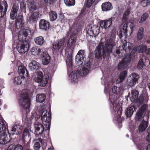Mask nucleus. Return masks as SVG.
<instances>
[{
	"mask_svg": "<svg viewBox=\"0 0 150 150\" xmlns=\"http://www.w3.org/2000/svg\"><path fill=\"white\" fill-rule=\"evenodd\" d=\"M29 67L32 71L36 70L40 67V64L36 61L33 60L29 64Z\"/></svg>",
	"mask_w": 150,
	"mask_h": 150,
	"instance_id": "nucleus-23",
	"label": "nucleus"
},
{
	"mask_svg": "<svg viewBox=\"0 0 150 150\" xmlns=\"http://www.w3.org/2000/svg\"><path fill=\"white\" fill-rule=\"evenodd\" d=\"M115 19L114 17L104 20H102L100 21V26L102 28L105 29L110 27L112 24V21Z\"/></svg>",
	"mask_w": 150,
	"mask_h": 150,
	"instance_id": "nucleus-13",
	"label": "nucleus"
},
{
	"mask_svg": "<svg viewBox=\"0 0 150 150\" xmlns=\"http://www.w3.org/2000/svg\"><path fill=\"white\" fill-rule=\"evenodd\" d=\"M135 51L131 52L129 56L123 58L118 65V69L119 70L125 69L130 63L131 59L135 56Z\"/></svg>",
	"mask_w": 150,
	"mask_h": 150,
	"instance_id": "nucleus-6",
	"label": "nucleus"
},
{
	"mask_svg": "<svg viewBox=\"0 0 150 150\" xmlns=\"http://www.w3.org/2000/svg\"><path fill=\"white\" fill-rule=\"evenodd\" d=\"M39 27L40 29L47 31L50 28V23L45 19H41L39 23Z\"/></svg>",
	"mask_w": 150,
	"mask_h": 150,
	"instance_id": "nucleus-16",
	"label": "nucleus"
},
{
	"mask_svg": "<svg viewBox=\"0 0 150 150\" xmlns=\"http://www.w3.org/2000/svg\"><path fill=\"white\" fill-rule=\"evenodd\" d=\"M141 4L142 6L146 7L150 4V2L148 0H143L142 1Z\"/></svg>",
	"mask_w": 150,
	"mask_h": 150,
	"instance_id": "nucleus-49",
	"label": "nucleus"
},
{
	"mask_svg": "<svg viewBox=\"0 0 150 150\" xmlns=\"http://www.w3.org/2000/svg\"><path fill=\"white\" fill-rule=\"evenodd\" d=\"M39 14L38 12H33L28 19V22L30 23H36L38 19Z\"/></svg>",
	"mask_w": 150,
	"mask_h": 150,
	"instance_id": "nucleus-22",
	"label": "nucleus"
},
{
	"mask_svg": "<svg viewBox=\"0 0 150 150\" xmlns=\"http://www.w3.org/2000/svg\"><path fill=\"white\" fill-rule=\"evenodd\" d=\"M76 34L75 33H73L69 40L67 44V47L68 50L69 49L72 45L74 43L76 42Z\"/></svg>",
	"mask_w": 150,
	"mask_h": 150,
	"instance_id": "nucleus-26",
	"label": "nucleus"
},
{
	"mask_svg": "<svg viewBox=\"0 0 150 150\" xmlns=\"http://www.w3.org/2000/svg\"><path fill=\"white\" fill-rule=\"evenodd\" d=\"M139 92L136 90H133L131 92V94L132 96L130 97V99L131 101H135L137 98Z\"/></svg>",
	"mask_w": 150,
	"mask_h": 150,
	"instance_id": "nucleus-36",
	"label": "nucleus"
},
{
	"mask_svg": "<svg viewBox=\"0 0 150 150\" xmlns=\"http://www.w3.org/2000/svg\"><path fill=\"white\" fill-rule=\"evenodd\" d=\"M137 108L134 105H130L125 110V114L127 118L130 117L135 111Z\"/></svg>",
	"mask_w": 150,
	"mask_h": 150,
	"instance_id": "nucleus-20",
	"label": "nucleus"
},
{
	"mask_svg": "<svg viewBox=\"0 0 150 150\" xmlns=\"http://www.w3.org/2000/svg\"><path fill=\"white\" fill-rule=\"evenodd\" d=\"M85 51L84 50H79L76 56L75 61L77 62V64L79 65L82 64L83 62L85 59Z\"/></svg>",
	"mask_w": 150,
	"mask_h": 150,
	"instance_id": "nucleus-12",
	"label": "nucleus"
},
{
	"mask_svg": "<svg viewBox=\"0 0 150 150\" xmlns=\"http://www.w3.org/2000/svg\"><path fill=\"white\" fill-rule=\"evenodd\" d=\"M22 129L23 127L21 126L16 125L12 127L11 130L12 132H14V134H20L22 132Z\"/></svg>",
	"mask_w": 150,
	"mask_h": 150,
	"instance_id": "nucleus-28",
	"label": "nucleus"
},
{
	"mask_svg": "<svg viewBox=\"0 0 150 150\" xmlns=\"http://www.w3.org/2000/svg\"><path fill=\"white\" fill-rule=\"evenodd\" d=\"M18 72L19 76L25 78L29 76L28 71L24 66L21 65L18 67Z\"/></svg>",
	"mask_w": 150,
	"mask_h": 150,
	"instance_id": "nucleus-18",
	"label": "nucleus"
},
{
	"mask_svg": "<svg viewBox=\"0 0 150 150\" xmlns=\"http://www.w3.org/2000/svg\"><path fill=\"white\" fill-rule=\"evenodd\" d=\"M41 120L42 121L45 122L44 126L41 123L35 122L34 123L35 129V134L38 135L41 134L44 132V137L48 136L51 119L50 112H48L47 110L43 111L42 113Z\"/></svg>",
	"mask_w": 150,
	"mask_h": 150,
	"instance_id": "nucleus-1",
	"label": "nucleus"
},
{
	"mask_svg": "<svg viewBox=\"0 0 150 150\" xmlns=\"http://www.w3.org/2000/svg\"><path fill=\"white\" fill-rule=\"evenodd\" d=\"M40 57L42 59V63L44 65H47L50 62L51 57L47 51H42Z\"/></svg>",
	"mask_w": 150,
	"mask_h": 150,
	"instance_id": "nucleus-14",
	"label": "nucleus"
},
{
	"mask_svg": "<svg viewBox=\"0 0 150 150\" xmlns=\"http://www.w3.org/2000/svg\"><path fill=\"white\" fill-rule=\"evenodd\" d=\"M32 120L30 117H28L26 116L23 118V122L25 125H26L28 127L31 126L32 123Z\"/></svg>",
	"mask_w": 150,
	"mask_h": 150,
	"instance_id": "nucleus-34",
	"label": "nucleus"
},
{
	"mask_svg": "<svg viewBox=\"0 0 150 150\" xmlns=\"http://www.w3.org/2000/svg\"><path fill=\"white\" fill-rule=\"evenodd\" d=\"M147 46L143 45H140L138 47L139 51L140 53H144L146 51Z\"/></svg>",
	"mask_w": 150,
	"mask_h": 150,
	"instance_id": "nucleus-42",
	"label": "nucleus"
},
{
	"mask_svg": "<svg viewBox=\"0 0 150 150\" xmlns=\"http://www.w3.org/2000/svg\"><path fill=\"white\" fill-rule=\"evenodd\" d=\"M127 27L128 26L127 24L124 25L122 29L120 30L119 34V36L120 38H122L123 35L126 36L127 35Z\"/></svg>",
	"mask_w": 150,
	"mask_h": 150,
	"instance_id": "nucleus-29",
	"label": "nucleus"
},
{
	"mask_svg": "<svg viewBox=\"0 0 150 150\" xmlns=\"http://www.w3.org/2000/svg\"><path fill=\"white\" fill-rule=\"evenodd\" d=\"M65 41L64 38L57 40L53 45V48L55 50H59L64 45Z\"/></svg>",
	"mask_w": 150,
	"mask_h": 150,
	"instance_id": "nucleus-21",
	"label": "nucleus"
},
{
	"mask_svg": "<svg viewBox=\"0 0 150 150\" xmlns=\"http://www.w3.org/2000/svg\"><path fill=\"white\" fill-rule=\"evenodd\" d=\"M18 102L23 108V110H25L26 113L30 112V105L29 94L27 91H23L21 94Z\"/></svg>",
	"mask_w": 150,
	"mask_h": 150,
	"instance_id": "nucleus-4",
	"label": "nucleus"
},
{
	"mask_svg": "<svg viewBox=\"0 0 150 150\" xmlns=\"http://www.w3.org/2000/svg\"><path fill=\"white\" fill-rule=\"evenodd\" d=\"M145 53L147 54H150V48L148 49L146 48V51Z\"/></svg>",
	"mask_w": 150,
	"mask_h": 150,
	"instance_id": "nucleus-59",
	"label": "nucleus"
},
{
	"mask_svg": "<svg viewBox=\"0 0 150 150\" xmlns=\"http://www.w3.org/2000/svg\"><path fill=\"white\" fill-rule=\"evenodd\" d=\"M24 21L23 15H19L16 21V27L18 29H22L24 27Z\"/></svg>",
	"mask_w": 150,
	"mask_h": 150,
	"instance_id": "nucleus-19",
	"label": "nucleus"
},
{
	"mask_svg": "<svg viewBox=\"0 0 150 150\" xmlns=\"http://www.w3.org/2000/svg\"><path fill=\"white\" fill-rule=\"evenodd\" d=\"M29 129L25 127L23 130L21 138V140L23 142L25 143V142L29 139Z\"/></svg>",
	"mask_w": 150,
	"mask_h": 150,
	"instance_id": "nucleus-25",
	"label": "nucleus"
},
{
	"mask_svg": "<svg viewBox=\"0 0 150 150\" xmlns=\"http://www.w3.org/2000/svg\"><path fill=\"white\" fill-rule=\"evenodd\" d=\"M148 134L146 137V139L148 142H150V126L148 127L147 131Z\"/></svg>",
	"mask_w": 150,
	"mask_h": 150,
	"instance_id": "nucleus-58",
	"label": "nucleus"
},
{
	"mask_svg": "<svg viewBox=\"0 0 150 150\" xmlns=\"http://www.w3.org/2000/svg\"><path fill=\"white\" fill-rule=\"evenodd\" d=\"M38 142H36L34 144V149L35 150H39L41 146L40 142L42 144H43V142L45 140L39 138L37 140Z\"/></svg>",
	"mask_w": 150,
	"mask_h": 150,
	"instance_id": "nucleus-33",
	"label": "nucleus"
},
{
	"mask_svg": "<svg viewBox=\"0 0 150 150\" xmlns=\"http://www.w3.org/2000/svg\"><path fill=\"white\" fill-rule=\"evenodd\" d=\"M43 77L42 72L41 71H39L37 72L36 76L34 79L35 81L40 83V86L42 87L45 86L48 80V78L46 77L44 79Z\"/></svg>",
	"mask_w": 150,
	"mask_h": 150,
	"instance_id": "nucleus-9",
	"label": "nucleus"
},
{
	"mask_svg": "<svg viewBox=\"0 0 150 150\" xmlns=\"http://www.w3.org/2000/svg\"><path fill=\"white\" fill-rule=\"evenodd\" d=\"M91 69V62L88 61L85 64L84 67L80 69V74L78 73L77 71H74L71 72L69 76L72 82L75 83L77 82L78 80L79 74L81 76H84L87 75Z\"/></svg>",
	"mask_w": 150,
	"mask_h": 150,
	"instance_id": "nucleus-3",
	"label": "nucleus"
},
{
	"mask_svg": "<svg viewBox=\"0 0 150 150\" xmlns=\"http://www.w3.org/2000/svg\"><path fill=\"white\" fill-rule=\"evenodd\" d=\"M7 12V8L5 7V8L4 9L2 6H0V18L3 17L6 14Z\"/></svg>",
	"mask_w": 150,
	"mask_h": 150,
	"instance_id": "nucleus-43",
	"label": "nucleus"
},
{
	"mask_svg": "<svg viewBox=\"0 0 150 150\" xmlns=\"http://www.w3.org/2000/svg\"><path fill=\"white\" fill-rule=\"evenodd\" d=\"M96 0H87L86 5L88 8L90 7L93 4Z\"/></svg>",
	"mask_w": 150,
	"mask_h": 150,
	"instance_id": "nucleus-53",
	"label": "nucleus"
},
{
	"mask_svg": "<svg viewBox=\"0 0 150 150\" xmlns=\"http://www.w3.org/2000/svg\"><path fill=\"white\" fill-rule=\"evenodd\" d=\"M0 6H2L3 8H5V7L6 6V8H7V10L8 9V5L7 2L5 0H4L0 2Z\"/></svg>",
	"mask_w": 150,
	"mask_h": 150,
	"instance_id": "nucleus-51",
	"label": "nucleus"
},
{
	"mask_svg": "<svg viewBox=\"0 0 150 150\" xmlns=\"http://www.w3.org/2000/svg\"><path fill=\"white\" fill-rule=\"evenodd\" d=\"M17 13L11 11L10 16V18L12 20H14L16 19L17 16Z\"/></svg>",
	"mask_w": 150,
	"mask_h": 150,
	"instance_id": "nucleus-56",
	"label": "nucleus"
},
{
	"mask_svg": "<svg viewBox=\"0 0 150 150\" xmlns=\"http://www.w3.org/2000/svg\"><path fill=\"white\" fill-rule=\"evenodd\" d=\"M149 17V15L148 13H145L142 16L141 18L139 21V23H142L147 19Z\"/></svg>",
	"mask_w": 150,
	"mask_h": 150,
	"instance_id": "nucleus-41",
	"label": "nucleus"
},
{
	"mask_svg": "<svg viewBox=\"0 0 150 150\" xmlns=\"http://www.w3.org/2000/svg\"><path fill=\"white\" fill-rule=\"evenodd\" d=\"M139 78V75L135 73H132L127 79V83L128 86H133L138 82Z\"/></svg>",
	"mask_w": 150,
	"mask_h": 150,
	"instance_id": "nucleus-10",
	"label": "nucleus"
},
{
	"mask_svg": "<svg viewBox=\"0 0 150 150\" xmlns=\"http://www.w3.org/2000/svg\"><path fill=\"white\" fill-rule=\"evenodd\" d=\"M130 13V11L129 9H127L123 14L122 18V21L123 22H126L127 21L128 16Z\"/></svg>",
	"mask_w": 150,
	"mask_h": 150,
	"instance_id": "nucleus-40",
	"label": "nucleus"
},
{
	"mask_svg": "<svg viewBox=\"0 0 150 150\" xmlns=\"http://www.w3.org/2000/svg\"><path fill=\"white\" fill-rule=\"evenodd\" d=\"M137 100V102L140 105L142 104L144 100V97L143 96H140Z\"/></svg>",
	"mask_w": 150,
	"mask_h": 150,
	"instance_id": "nucleus-47",
	"label": "nucleus"
},
{
	"mask_svg": "<svg viewBox=\"0 0 150 150\" xmlns=\"http://www.w3.org/2000/svg\"><path fill=\"white\" fill-rule=\"evenodd\" d=\"M31 52L32 54L34 55H40V56L41 55V53L42 52V50L39 48L36 47H33L31 49Z\"/></svg>",
	"mask_w": 150,
	"mask_h": 150,
	"instance_id": "nucleus-31",
	"label": "nucleus"
},
{
	"mask_svg": "<svg viewBox=\"0 0 150 150\" xmlns=\"http://www.w3.org/2000/svg\"><path fill=\"white\" fill-rule=\"evenodd\" d=\"M120 88L115 86L113 87L112 88L113 93L116 95L118 94V93L120 91Z\"/></svg>",
	"mask_w": 150,
	"mask_h": 150,
	"instance_id": "nucleus-52",
	"label": "nucleus"
},
{
	"mask_svg": "<svg viewBox=\"0 0 150 150\" xmlns=\"http://www.w3.org/2000/svg\"><path fill=\"white\" fill-rule=\"evenodd\" d=\"M141 59H142L144 65L145 66H148L150 64V62L148 57L145 56H142Z\"/></svg>",
	"mask_w": 150,
	"mask_h": 150,
	"instance_id": "nucleus-44",
	"label": "nucleus"
},
{
	"mask_svg": "<svg viewBox=\"0 0 150 150\" xmlns=\"http://www.w3.org/2000/svg\"><path fill=\"white\" fill-rule=\"evenodd\" d=\"M103 11H109L113 8L112 4L109 2H106L103 3L101 6Z\"/></svg>",
	"mask_w": 150,
	"mask_h": 150,
	"instance_id": "nucleus-24",
	"label": "nucleus"
},
{
	"mask_svg": "<svg viewBox=\"0 0 150 150\" xmlns=\"http://www.w3.org/2000/svg\"><path fill=\"white\" fill-rule=\"evenodd\" d=\"M45 99V95L44 94H41L37 95L36 100L39 103H42Z\"/></svg>",
	"mask_w": 150,
	"mask_h": 150,
	"instance_id": "nucleus-38",
	"label": "nucleus"
},
{
	"mask_svg": "<svg viewBox=\"0 0 150 150\" xmlns=\"http://www.w3.org/2000/svg\"><path fill=\"white\" fill-rule=\"evenodd\" d=\"M19 6L18 4L15 3L12 8L11 11L17 14V12L19 9Z\"/></svg>",
	"mask_w": 150,
	"mask_h": 150,
	"instance_id": "nucleus-46",
	"label": "nucleus"
},
{
	"mask_svg": "<svg viewBox=\"0 0 150 150\" xmlns=\"http://www.w3.org/2000/svg\"><path fill=\"white\" fill-rule=\"evenodd\" d=\"M50 20L51 21H55L57 18V15L56 12L53 11H50L49 13Z\"/></svg>",
	"mask_w": 150,
	"mask_h": 150,
	"instance_id": "nucleus-37",
	"label": "nucleus"
},
{
	"mask_svg": "<svg viewBox=\"0 0 150 150\" xmlns=\"http://www.w3.org/2000/svg\"><path fill=\"white\" fill-rule=\"evenodd\" d=\"M60 18L61 19V21H62L63 20H64V15H62L60 16Z\"/></svg>",
	"mask_w": 150,
	"mask_h": 150,
	"instance_id": "nucleus-63",
	"label": "nucleus"
},
{
	"mask_svg": "<svg viewBox=\"0 0 150 150\" xmlns=\"http://www.w3.org/2000/svg\"><path fill=\"white\" fill-rule=\"evenodd\" d=\"M6 122L2 119L0 120V144L5 145L10 142V139L6 132Z\"/></svg>",
	"mask_w": 150,
	"mask_h": 150,
	"instance_id": "nucleus-5",
	"label": "nucleus"
},
{
	"mask_svg": "<svg viewBox=\"0 0 150 150\" xmlns=\"http://www.w3.org/2000/svg\"><path fill=\"white\" fill-rule=\"evenodd\" d=\"M23 147L22 145L21 144H18L16 145L14 149L13 150H23Z\"/></svg>",
	"mask_w": 150,
	"mask_h": 150,
	"instance_id": "nucleus-57",
	"label": "nucleus"
},
{
	"mask_svg": "<svg viewBox=\"0 0 150 150\" xmlns=\"http://www.w3.org/2000/svg\"><path fill=\"white\" fill-rule=\"evenodd\" d=\"M148 124L144 120L141 122L139 127V130L140 132H142L147 128Z\"/></svg>",
	"mask_w": 150,
	"mask_h": 150,
	"instance_id": "nucleus-30",
	"label": "nucleus"
},
{
	"mask_svg": "<svg viewBox=\"0 0 150 150\" xmlns=\"http://www.w3.org/2000/svg\"><path fill=\"white\" fill-rule=\"evenodd\" d=\"M112 106H113L112 108H111L112 113H116L117 111V113H115L116 115L118 117H120L122 115V107L119 104H116L115 109L114 105H112Z\"/></svg>",
	"mask_w": 150,
	"mask_h": 150,
	"instance_id": "nucleus-17",
	"label": "nucleus"
},
{
	"mask_svg": "<svg viewBox=\"0 0 150 150\" xmlns=\"http://www.w3.org/2000/svg\"><path fill=\"white\" fill-rule=\"evenodd\" d=\"M100 32V27L96 25L91 26L87 31V33L90 36L95 37L97 36Z\"/></svg>",
	"mask_w": 150,
	"mask_h": 150,
	"instance_id": "nucleus-11",
	"label": "nucleus"
},
{
	"mask_svg": "<svg viewBox=\"0 0 150 150\" xmlns=\"http://www.w3.org/2000/svg\"><path fill=\"white\" fill-rule=\"evenodd\" d=\"M126 45H127V43L126 42H125V44H123V45L122 46L123 48V49L126 50ZM126 51V50H125Z\"/></svg>",
	"mask_w": 150,
	"mask_h": 150,
	"instance_id": "nucleus-61",
	"label": "nucleus"
},
{
	"mask_svg": "<svg viewBox=\"0 0 150 150\" xmlns=\"http://www.w3.org/2000/svg\"><path fill=\"white\" fill-rule=\"evenodd\" d=\"M34 41L36 44L40 45H42L45 42L43 38L41 36L35 38Z\"/></svg>",
	"mask_w": 150,
	"mask_h": 150,
	"instance_id": "nucleus-35",
	"label": "nucleus"
},
{
	"mask_svg": "<svg viewBox=\"0 0 150 150\" xmlns=\"http://www.w3.org/2000/svg\"><path fill=\"white\" fill-rule=\"evenodd\" d=\"M16 48L20 53H24L29 50L28 42L26 40L19 41L17 45Z\"/></svg>",
	"mask_w": 150,
	"mask_h": 150,
	"instance_id": "nucleus-8",
	"label": "nucleus"
},
{
	"mask_svg": "<svg viewBox=\"0 0 150 150\" xmlns=\"http://www.w3.org/2000/svg\"><path fill=\"white\" fill-rule=\"evenodd\" d=\"M149 111L148 109L147 105L145 104H143L136 112L135 117V120L136 121H141L144 116L147 113H149Z\"/></svg>",
	"mask_w": 150,
	"mask_h": 150,
	"instance_id": "nucleus-7",
	"label": "nucleus"
},
{
	"mask_svg": "<svg viewBox=\"0 0 150 150\" xmlns=\"http://www.w3.org/2000/svg\"><path fill=\"white\" fill-rule=\"evenodd\" d=\"M66 63L67 67H69L70 69H71L72 67V60L71 59H68L67 60Z\"/></svg>",
	"mask_w": 150,
	"mask_h": 150,
	"instance_id": "nucleus-54",
	"label": "nucleus"
},
{
	"mask_svg": "<svg viewBox=\"0 0 150 150\" xmlns=\"http://www.w3.org/2000/svg\"><path fill=\"white\" fill-rule=\"evenodd\" d=\"M144 30L143 28H139L137 34V39L138 40H141L144 36Z\"/></svg>",
	"mask_w": 150,
	"mask_h": 150,
	"instance_id": "nucleus-32",
	"label": "nucleus"
},
{
	"mask_svg": "<svg viewBox=\"0 0 150 150\" xmlns=\"http://www.w3.org/2000/svg\"><path fill=\"white\" fill-rule=\"evenodd\" d=\"M146 150H150V144H148L147 145L146 148Z\"/></svg>",
	"mask_w": 150,
	"mask_h": 150,
	"instance_id": "nucleus-62",
	"label": "nucleus"
},
{
	"mask_svg": "<svg viewBox=\"0 0 150 150\" xmlns=\"http://www.w3.org/2000/svg\"><path fill=\"white\" fill-rule=\"evenodd\" d=\"M114 42L112 39L108 40L105 43L100 42L96 47L94 51L95 56L96 59H99L103 57L105 58L110 56L112 53L114 46Z\"/></svg>",
	"mask_w": 150,
	"mask_h": 150,
	"instance_id": "nucleus-2",
	"label": "nucleus"
},
{
	"mask_svg": "<svg viewBox=\"0 0 150 150\" xmlns=\"http://www.w3.org/2000/svg\"><path fill=\"white\" fill-rule=\"evenodd\" d=\"M24 78H25L20 76L17 77H15L14 79V83L16 85L21 84Z\"/></svg>",
	"mask_w": 150,
	"mask_h": 150,
	"instance_id": "nucleus-39",
	"label": "nucleus"
},
{
	"mask_svg": "<svg viewBox=\"0 0 150 150\" xmlns=\"http://www.w3.org/2000/svg\"><path fill=\"white\" fill-rule=\"evenodd\" d=\"M64 1L66 5L68 6H73L75 4V0H64Z\"/></svg>",
	"mask_w": 150,
	"mask_h": 150,
	"instance_id": "nucleus-45",
	"label": "nucleus"
},
{
	"mask_svg": "<svg viewBox=\"0 0 150 150\" xmlns=\"http://www.w3.org/2000/svg\"><path fill=\"white\" fill-rule=\"evenodd\" d=\"M30 33V30L28 29H24L21 30L19 32L18 35L19 41L25 40L26 38L29 33Z\"/></svg>",
	"mask_w": 150,
	"mask_h": 150,
	"instance_id": "nucleus-15",
	"label": "nucleus"
},
{
	"mask_svg": "<svg viewBox=\"0 0 150 150\" xmlns=\"http://www.w3.org/2000/svg\"><path fill=\"white\" fill-rule=\"evenodd\" d=\"M52 148H49L47 150H54V148L52 146Z\"/></svg>",
	"mask_w": 150,
	"mask_h": 150,
	"instance_id": "nucleus-64",
	"label": "nucleus"
},
{
	"mask_svg": "<svg viewBox=\"0 0 150 150\" xmlns=\"http://www.w3.org/2000/svg\"><path fill=\"white\" fill-rule=\"evenodd\" d=\"M127 71L126 70L123 71L121 73L119 78L116 81L117 83H120L122 82L125 77L127 76Z\"/></svg>",
	"mask_w": 150,
	"mask_h": 150,
	"instance_id": "nucleus-27",
	"label": "nucleus"
},
{
	"mask_svg": "<svg viewBox=\"0 0 150 150\" xmlns=\"http://www.w3.org/2000/svg\"><path fill=\"white\" fill-rule=\"evenodd\" d=\"M115 52L117 54H119L120 53V50L117 48L115 50Z\"/></svg>",
	"mask_w": 150,
	"mask_h": 150,
	"instance_id": "nucleus-60",
	"label": "nucleus"
},
{
	"mask_svg": "<svg viewBox=\"0 0 150 150\" xmlns=\"http://www.w3.org/2000/svg\"><path fill=\"white\" fill-rule=\"evenodd\" d=\"M29 9L31 12H33L34 10L36 9V6L33 4H30L28 6Z\"/></svg>",
	"mask_w": 150,
	"mask_h": 150,
	"instance_id": "nucleus-50",
	"label": "nucleus"
},
{
	"mask_svg": "<svg viewBox=\"0 0 150 150\" xmlns=\"http://www.w3.org/2000/svg\"><path fill=\"white\" fill-rule=\"evenodd\" d=\"M144 65L143 62L142 61V59L141 58L139 59L137 65V67L139 69H142Z\"/></svg>",
	"mask_w": 150,
	"mask_h": 150,
	"instance_id": "nucleus-48",
	"label": "nucleus"
},
{
	"mask_svg": "<svg viewBox=\"0 0 150 150\" xmlns=\"http://www.w3.org/2000/svg\"><path fill=\"white\" fill-rule=\"evenodd\" d=\"M56 0H44L45 4H49L50 5H54L55 4Z\"/></svg>",
	"mask_w": 150,
	"mask_h": 150,
	"instance_id": "nucleus-55",
	"label": "nucleus"
}]
</instances>
